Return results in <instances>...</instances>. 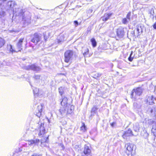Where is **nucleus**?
I'll return each mask as SVG.
<instances>
[{"instance_id":"nucleus-26","label":"nucleus","mask_w":156,"mask_h":156,"mask_svg":"<svg viewBox=\"0 0 156 156\" xmlns=\"http://www.w3.org/2000/svg\"><path fill=\"white\" fill-rule=\"evenodd\" d=\"M92 44L94 47H95L97 45V42L95 39L93 38L91 40Z\"/></svg>"},{"instance_id":"nucleus-3","label":"nucleus","mask_w":156,"mask_h":156,"mask_svg":"<svg viewBox=\"0 0 156 156\" xmlns=\"http://www.w3.org/2000/svg\"><path fill=\"white\" fill-rule=\"evenodd\" d=\"M42 39V35L40 34L35 33L33 35L31 39V41L35 45H36Z\"/></svg>"},{"instance_id":"nucleus-46","label":"nucleus","mask_w":156,"mask_h":156,"mask_svg":"<svg viewBox=\"0 0 156 156\" xmlns=\"http://www.w3.org/2000/svg\"><path fill=\"white\" fill-rule=\"evenodd\" d=\"M101 75V74H98V77H100Z\"/></svg>"},{"instance_id":"nucleus-8","label":"nucleus","mask_w":156,"mask_h":156,"mask_svg":"<svg viewBox=\"0 0 156 156\" xmlns=\"http://www.w3.org/2000/svg\"><path fill=\"white\" fill-rule=\"evenodd\" d=\"M43 107V105L41 104L40 105H39L37 106V108L36 110L35 113H36V115L39 117H40L41 115Z\"/></svg>"},{"instance_id":"nucleus-18","label":"nucleus","mask_w":156,"mask_h":156,"mask_svg":"<svg viewBox=\"0 0 156 156\" xmlns=\"http://www.w3.org/2000/svg\"><path fill=\"white\" fill-rule=\"evenodd\" d=\"M59 112L62 115L67 114L66 106H62L59 109Z\"/></svg>"},{"instance_id":"nucleus-23","label":"nucleus","mask_w":156,"mask_h":156,"mask_svg":"<svg viewBox=\"0 0 156 156\" xmlns=\"http://www.w3.org/2000/svg\"><path fill=\"white\" fill-rule=\"evenodd\" d=\"M141 135L145 138H147L149 136V134L146 130H144L141 133Z\"/></svg>"},{"instance_id":"nucleus-41","label":"nucleus","mask_w":156,"mask_h":156,"mask_svg":"<svg viewBox=\"0 0 156 156\" xmlns=\"http://www.w3.org/2000/svg\"><path fill=\"white\" fill-rule=\"evenodd\" d=\"M153 27L154 29H156V22L153 24Z\"/></svg>"},{"instance_id":"nucleus-37","label":"nucleus","mask_w":156,"mask_h":156,"mask_svg":"<svg viewBox=\"0 0 156 156\" xmlns=\"http://www.w3.org/2000/svg\"><path fill=\"white\" fill-rule=\"evenodd\" d=\"M44 41H46L47 40V39L48 38V37L46 36L45 34H44Z\"/></svg>"},{"instance_id":"nucleus-44","label":"nucleus","mask_w":156,"mask_h":156,"mask_svg":"<svg viewBox=\"0 0 156 156\" xmlns=\"http://www.w3.org/2000/svg\"><path fill=\"white\" fill-rule=\"evenodd\" d=\"M61 146H62V148L63 149H64L65 147H64V146L62 144Z\"/></svg>"},{"instance_id":"nucleus-5","label":"nucleus","mask_w":156,"mask_h":156,"mask_svg":"<svg viewBox=\"0 0 156 156\" xmlns=\"http://www.w3.org/2000/svg\"><path fill=\"white\" fill-rule=\"evenodd\" d=\"M24 68L26 70H31L36 72H38L41 70V68L39 66H37L34 64L26 66Z\"/></svg>"},{"instance_id":"nucleus-24","label":"nucleus","mask_w":156,"mask_h":156,"mask_svg":"<svg viewBox=\"0 0 156 156\" xmlns=\"http://www.w3.org/2000/svg\"><path fill=\"white\" fill-rule=\"evenodd\" d=\"M7 49L9 50L10 52L13 53V52L15 51L13 50L12 48V46L11 44H8L7 47Z\"/></svg>"},{"instance_id":"nucleus-21","label":"nucleus","mask_w":156,"mask_h":156,"mask_svg":"<svg viewBox=\"0 0 156 156\" xmlns=\"http://www.w3.org/2000/svg\"><path fill=\"white\" fill-rule=\"evenodd\" d=\"M147 102L150 105H152L154 103V98L153 96H149L147 99Z\"/></svg>"},{"instance_id":"nucleus-25","label":"nucleus","mask_w":156,"mask_h":156,"mask_svg":"<svg viewBox=\"0 0 156 156\" xmlns=\"http://www.w3.org/2000/svg\"><path fill=\"white\" fill-rule=\"evenodd\" d=\"M5 44V41L2 38L0 37V48L2 47Z\"/></svg>"},{"instance_id":"nucleus-35","label":"nucleus","mask_w":156,"mask_h":156,"mask_svg":"<svg viewBox=\"0 0 156 156\" xmlns=\"http://www.w3.org/2000/svg\"><path fill=\"white\" fill-rule=\"evenodd\" d=\"M132 54H133V51H132L129 57L128 58V60L130 62L132 61L133 59V58L132 57H131V56H132Z\"/></svg>"},{"instance_id":"nucleus-49","label":"nucleus","mask_w":156,"mask_h":156,"mask_svg":"<svg viewBox=\"0 0 156 156\" xmlns=\"http://www.w3.org/2000/svg\"><path fill=\"white\" fill-rule=\"evenodd\" d=\"M152 112V110H151V112Z\"/></svg>"},{"instance_id":"nucleus-7","label":"nucleus","mask_w":156,"mask_h":156,"mask_svg":"<svg viewBox=\"0 0 156 156\" xmlns=\"http://www.w3.org/2000/svg\"><path fill=\"white\" fill-rule=\"evenodd\" d=\"M133 136H135V134H133L132 130L130 129H129L124 132L122 137L124 139H126L127 137Z\"/></svg>"},{"instance_id":"nucleus-28","label":"nucleus","mask_w":156,"mask_h":156,"mask_svg":"<svg viewBox=\"0 0 156 156\" xmlns=\"http://www.w3.org/2000/svg\"><path fill=\"white\" fill-rule=\"evenodd\" d=\"M80 130L84 132L87 130V128L84 123H82V126L80 127Z\"/></svg>"},{"instance_id":"nucleus-12","label":"nucleus","mask_w":156,"mask_h":156,"mask_svg":"<svg viewBox=\"0 0 156 156\" xmlns=\"http://www.w3.org/2000/svg\"><path fill=\"white\" fill-rule=\"evenodd\" d=\"M67 113L68 114H71L73 111L74 107L73 105H68L66 106Z\"/></svg>"},{"instance_id":"nucleus-33","label":"nucleus","mask_w":156,"mask_h":156,"mask_svg":"<svg viewBox=\"0 0 156 156\" xmlns=\"http://www.w3.org/2000/svg\"><path fill=\"white\" fill-rule=\"evenodd\" d=\"M28 144L30 145H32L34 144H35V141L34 140H30L28 141Z\"/></svg>"},{"instance_id":"nucleus-39","label":"nucleus","mask_w":156,"mask_h":156,"mask_svg":"<svg viewBox=\"0 0 156 156\" xmlns=\"http://www.w3.org/2000/svg\"><path fill=\"white\" fill-rule=\"evenodd\" d=\"M115 124H116V122H113L112 123H111V126H112V127H114V126L115 125Z\"/></svg>"},{"instance_id":"nucleus-6","label":"nucleus","mask_w":156,"mask_h":156,"mask_svg":"<svg viewBox=\"0 0 156 156\" xmlns=\"http://www.w3.org/2000/svg\"><path fill=\"white\" fill-rule=\"evenodd\" d=\"M125 30H126V29H125ZM124 30L125 29L122 27H120L118 28L116 31L117 36L120 38L123 37L125 33Z\"/></svg>"},{"instance_id":"nucleus-43","label":"nucleus","mask_w":156,"mask_h":156,"mask_svg":"<svg viewBox=\"0 0 156 156\" xmlns=\"http://www.w3.org/2000/svg\"><path fill=\"white\" fill-rule=\"evenodd\" d=\"M137 105V103H134L133 104V106L135 107V106H136V108H137V107L136 106V105Z\"/></svg>"},{"instance_id":"nucleus-42","label":"nucleus","mask_w":156,"mask_h":156,"mask_svg":"<svg viewBox=\"0 0 156 156\" xmlns=\"http://www.w3.org/2000/svg\"><path fill=\"white\" fill-rule=\"evenodd\" d=\"M4 12H0V15H2V16L4 15Z\"/></svg>"},{"instance_id":"nucleus-2","label":"nucleus","mask_w":156,"mask_h":156,"mask_svg":"<svg viewBox=\"0 0 156 156\" xmlns=\"http://www.w3.org/2000/svg\"><path fill=\"white\" fill-rule=\"evenodd\" d=\"M73 52L72 50H67L64 53L65 61L66 62H68L71 61L73 58Z\"/></svg>"},{"instance_id":"nucleus-20","label":"nucleus","mask_w":156,"mask_h":156,"mask_svg":"<svg viewBox=\"0 0 156 156\" xmlns=\"http://www.w3.org/2000/svg\"><path fill=\"white\" fill-rule=\"evenodd\" d=\"M148 12V13L150 14V17L152 19H154V12L153 8H151L149 9Z\"/></svg>"},{"instance_id":"nucleus-47","label":"nucleus","mask_w":156,"mask_h":156,"mask_svg":"<svg viewBox=\"0 0 156 156\" xmlns=\"http://www.w3.org/2000/svg\"><path fill=\"white\" fill-rule=\"evenodd\" d=\"M87 0V1H92V0Z\"/></svg>"},{"instance_id":"nucleus-30","label":"nucleus","mask_w":156,"mask_h":156,"mask_svg":"<svg viewBox=\"0 0 156 156\" xmlns=\"http://www.w3.org/2000/svg\"><path fill=\"white\" fill-rule=\"evenodd\" d=\"M34 93V96H37L38 94L39 90L38 89L36 88L35 89L33 90Z\"/></svg>"},{"instance_id":"nucleus-14","label":"nucleus","mask_w":156,"mask_h":156,"mask_svg":"<svg viewBox=\"0 0 156 156\" xmlns=\"http://www.w3.org/2000/svg\"><path fill=\"white\" fill-rule=\"evenodd\" d=\"M16 5V4L14 1H10L7 3V5L10 8H13Z\"/></svg>"},{"instance_id":"nucleus-29","label":"nucleus","mask_w":156,"mask_h":156,"mask_svg":"<svg viewBox=\"0 0 156 156\" xmlns=\"http://www.w3.org/2000/svg\"><path fill=\"white\" fill-rule=\"evenodd\" d=\"M129 21L126 18H125L122 19V22L123 24H126L128 23Z\"/></svg>"},{"instance_id":"nucleus-48","label":"nucleus","mask_w":156,"mask_h":156,"mask_svg":"<svg viewBox=\"0 0 156 156\" xmlns=\"http://www.w3.org/2000/svg\"><path fill=\"white\" fill-rule=\"evenodd\" d=\"M32 49L33 50H34L33 47H32Z\"/></svg>"},{"instance_id":"nucleus-17","label":"nucleus","mask_w":156,"mask_h":156,"mask_svg":"<svg viewBox=\"0 0 156 156\" xmlns=\"http://www.w3.org/2000/svg\"><path fill=\"white\" fill-rule=\"evenodd\" d=\"M67 99L65 97L63 99L61 104L62 106H66V105H68V104L67 102Z\"/></svg>"},{"instance_id":"nucleus-38","label":"nucleus","mask_w":156,"mask_h":156,"mask_svg":"<svg viewBox=\"0 0 156 156\" xmlns=\"http://www.w3.org/2000/svg\"><path fill=\"white\" fill-rule=\"evenodd\" d=\"M74 22L75 25L76 27L78 25V23L77 21L75 20L74 21Z\"/></svg>"},{"instance_id":"nucleus-10","label":"nucleus","mask_w":156,"mask_h":156,"mask_svg":"<svg viewBox=\"0 0 156 156\" xmlns=\"http://www.w3.org/2000/svg\"><path fill=\"white\" fill-rule=\"evenodd\" d=\"M142 29L141 26H137L136 28V31L134 32V34L135 36L138 37L141 34L142 32Z\"/></svg>"},{"instance_id":"nucleus-32","label":"nucleus","mask_w":156,"mask_h":156,"mask_svg":"<svg viewBox=\"0 0 156 156\" xmlns=\"http://www.w3.org/2000/svg\"><path fill=\"white\" fill-rule=\"evenodd\" d=\"M131 14V13L130 12H128L126 16V18L129 21L130 20Z\"/></svg>"},{"instance_id":"nucleus-22","label":"nucleus","mask_w":156,"mask_h":156,"mask_svg":"<svg viewBox=\"0 0 156 156\" xmlns=\"http://www.w3.org/2000/svg\"><path fill=\"white\" fill-rule=\"evenodd\" d=\"M20 12L18 14V16H22L23 20L26 21V20L25 19V18L23 16V14L24 12L23 9H20L19 10Z\"/></svg>"},{"instance_id":"nucleus-45","label":"nucleus","mask_w":156,"mask_h":156,"mask_svg":"<svg viewBox=\"0 0 156 156\" xmlns=\"http://www.w3.org/2000/svg\"><path fill=\"white\" fill-rule=\"evenodd\" d=\"M32 156H42V155L40 154L39 155H32Z\"/></svg>"},{"instance_id":"nucleus-1","label":"nucleus","mask_w":156,"mask_h":156,"mask_svg":"<svg viewBox=\"0 0 156 156\" xmlns=\"http://www.w3.org/2000/svg\"><path fill=\"white\" fill-rule=\"evenodd\" d=\"M125 147L126 150V152L128 156L129 155H132L135 154L136 147L134 144L128 143L125 144Z\"/></svg>"},{"instance_id":"nucleus-15","label":"nucleus","mask_w":156,"mask_h":156,"mask_svg":"<svg viewBox=\"0 0 156 156\" xmlns=\"http://www.w3.org/2000/svg\"><path fill=\"white\" fill-rule=\"evenodd\" d=\"M91 152L90 149H89L88 146H85L84 147V149L83 151V152L84 154V155L87 156Z\"/></svg>"},{"instance_id":"nucleus-27","label":"nucleus","mask_w":156,"mask_h":156,"mask_svg":"<svg viewBox=\"0 0 156 156\" xmlns=\"http://www.w3.org/2000/svg\"><path fill=\"white\" fill-rule=\"evenodd\" d=\"M88 49L86 48L85 49V51L83 52V55L85 57H87V55L88 54Z\"/></svg>"},{"instance_id":"nucleus-34","label":"nucleus","mask_w":156,"mask_h":156,"mask_svg":"<svg viewBox=\"0 0 156 156\" xmlns=\"http://www.w3.org/2000/svg\"><path fill=\"white\" fill-rule=\"evenodd\" d=\"M98 109V108H97V107L96 106L93 107V108H92V109L91 111V113H94Z\"/></svg>"},{"instance_id":"nucleus-19","label":"nucleus","mask_w":156,"mask_h":156,"mask_svg":"<svg viewBox=\"0 0 156 156\" xmlns=\"http://www.w3.org/2000/svg\"><path fill=\"white\" fill-rule=\"evenodd\" d=\"M40 133L39 134V135L42 136L44 133L45 130L44 127L42 125H41L40 126Z\"/></svg>"},{"instance_id":"nucleus-31","label":"nucleus","mask_w":156,"mask_h":156,"mask_svg":"<svg viewBox=\"0 0 156 156\" xmlns=\"http://www.w3.org/2000/svg\"><path fill=\"white\" fill-rule=\"evenodd\" d=\"M59 92L61 95H62L63 93V88L62 87H60L59 88Z\"/></svg>"},{"instance_id":"nucleus-9","label":"nucleus","mask_w":156,"mask_h":156,"mask_svg":"<svg viewBox=\"0 0 156 156\" xmlns=\"http://www.w3.org/2000/svg\"><path fill=\"white\" fill-rule=\"evenodd\" d=\"M140 127V125L138 123H136L133 125V130L136 133L135 134V136L138 135L139 132Z\"/></svg>"},{"instance_id":"nucleus-4","label":"nucleus","mask_w":156,"mask_h":156,"mask_svg":"<svg viewBox=\"0 0 156 156\" xmlns=\"http://www.w3.org/2000/svg\"><path fill=\"white\" fill-rule=\"evenodd\" d=\"M142 93V90L140 88L134 89L132 91L131 97L132 98H136L137 97L139 96Z\"/></svg>"},{"instance_id":"nucleus-40","label":"nucleus","mask_w":156,"mask_h":156,"mask_svg":"<svg viewBox=\"0 0 156 156\" xmlns=\"http://www.w3.org/2000/svg\"><path fill=\"white\" fill-rule=\"evenodd\" d=\"M34 140L35 141V144L38 143L40 141L38 139H35Z\"/></svg>"},{"instance_id":"nucleus-13","label":"nucleus","mask_w":156,"mask_h":156,"mask_svg":"<svg viewBox=\"0 0 156 156\" xmlns=\"http://www.w3.org/2000/svg\"><path fill=\"white\" fill-rule=\"evenodd\" d=\"M151 122L153 125L151 131L154 135L155 136L156 135V121L151 120Z\"/></svg>"},{"instance_id":"nucleus-36","label":"nucleus","mask_w":156,"mask_h":156,"mask_svg":"<svg viewBox=\"0 0 156 156\" xmlns=\"http://www.w3.org/2000/svg\"><path fill=\"white\" fill-rule=\"evenodd\" d=\"M40 75H35L34 76V78L36 79H40Z\"/></svg>"},{"instance_id":"nucleus-11","label":"nucleus","mask_w":156,"mask_h":156,"mask_svg":"<svg viewBox=\"0 0 156 156\" xmlns=\"http://www.w3.org/2000/svg\"><path fill=\"white\" fill-rule=\"evenodd\" d=\"M23 38H20L16 44V47L18 51H20L22 49Z\"/></svg>"},{"instance_id":"nucleus-16","label":"nucleus","mask_w":156,"mask_h":156,"mask_svg":"<svg viewBox=\"0 0 156 156\" xmlns=\"http://www.w3.org/2000/svg\"><path fill=\"white\" fill-rule=\"evenodd\" d=\"M112 15L111 13H105L104 16L102 17V20L104 21H106L108 20Z\"/></svg>"}]
</instances>
